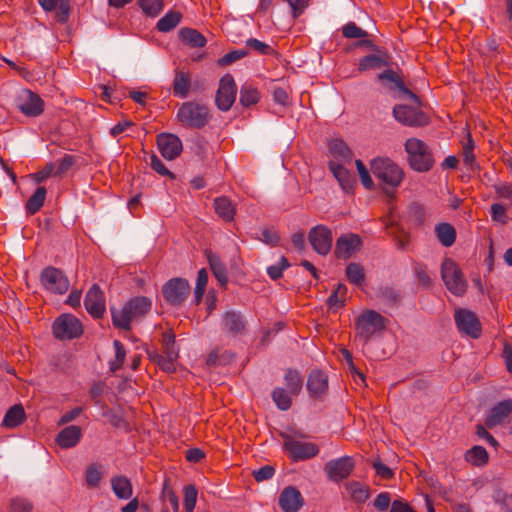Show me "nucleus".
<instances>
[{
  "mask_svg": "<svg viewBox=\"0 0 512 512\" xmlns=\"http://www.w3.org/2000/svg\"><path fill=\"white\" fill-rule=\"evenodd\" d=\"M26 420V413L24 407L21 404H15L10 407L3 420L2 427L13 429L24 423Z\"/></svg>",
  "mask_w": 512,
  "mask_h": 512,
  "instance_id": "cd10ccee",
  "label": "nucleus"
},
{
  "mask_svg": "<svg viewBox=\"0 0 512 512\" xmlns=\"http://www.w3.org/2000/svg\"><path fill=\"white\" fill-rule=\"evenodd\" d=\"M33 504L25 498L11 499L8 512H31Z\"/></svg>",
  "mask_w": 512,
  "mask_h": 512,
  "instance_id": "13d9d810",
  "label": "nucleus"
},
{
  "mask_svg": "<svg viewBox=\"0 0 512 512\" xmlns=\"http://www.w3.org/2000/svg\"><path fill=\"white\" fill-rule=\"evenodd\" d=\"M15 106L27 117H38L44 112L45 104L37 93L22 89L15 98Z\"/></svg>",
  "mask_w": 512,
  "mask_h": 512,
  "instance_id": "9d476101",
  "label": "nucleus"
},
{
  "mask_svg": "<svg viewBox=\"0 0 512 512\" xmlns=\"http://www.w3.org/2000/svg\"><path fill=\"white\" fill-rule=\"evenodd\" d=\"M454 319L459 332L473 338L478 339L482 333V326L477 315L467 309H457Z\"/></svg>",
  "mask_w": 512,
  "mask_h": 512,
  "instance_id": "ddd939ff",
  "label": "nucleus"
},
{
  "mask_svg": "<svg viewBox=\"0 0 512 512\" xmlns=\"http://www.w3.org/2000/svg\"><path fill=\"white\" fill-rule=\"evenodd\" d=\"M435 235L438 241L444 247L452 246L456 241V230L455 228L446 222L439 223L435 226Z\"/></svg>",
  "mask_w": 512,
  "mask_h": 512,
  "instance_id": "f704fd0d",
  "label": "nucleus"
},
{
  "mask_svg": "<svg viewBox=\"0 0 512 512\" xmlns=\"http://www.w3.org/2000/svg\"><path fill=\"white\" fill-rule=\"evenodd\" d=\"M355 468V462L350 456H343L338 459L328 461L324 466V472L327 477L334 481L340 482L348 478Z\"/></svg>",
  "mask_w": 512,
  "mask_h": 512,
  "instance_id": "dca6fc26",
  "label": "nucleus"
},
{
  "mask_svg": "<svg viewBox=\"0 0 512 512\" xmlns=\"http://www.w3.org/2000/svg\"><path fill=\"white\" fill-rule=\"evenodd\" d=\"M441 276L446 288L456 296H462L467 290V282L455 261L446 258L441 265Z\"/></svg>",
  "mask_w": 512,
  "mask_h": 512,
  "instance_id": "423d86ee",
  "label": "nucleus"
},
{
  "mask_svg": "<svg viewBox=\"0 0 512 512\" xmlns=\"http://www.w3.org/2000/svg\"><path fill=\"white\" fill-rule=\"evenodd\" d=\"M191 88V75L183 70H176L173 80V95L180 98H186Z\"/></svg>",
  "mask_w": 512,
  "mask_h": 512,
  "instance_id": "bb28decb",
  "label": "nucleus"
},
{
  "mask_svg": "<svg viewBox=\"0 0 512 512\" xmlns=\"http://www.w3.org/2000/svg\"><path fill=\"white\" fill-rule=\"evenodd\" d=\"M328 168L337 179L342 190L345 193L353 194L356 187V178L354 174L346 169L342 163H337L335 161H329Z\"/></svg>",
  "mask_w": 512,
  "mask_h": 512,
  "instance_id": "6ab92c4d",
  "label": "nucleus"
},
{
  "mask_svg": "<svg viewBox=\"0 0 512 512\" xmlns=\"http://www.w3.org/2000/svg\"><path fill=\"white\" fill-rule=\"evenodd\" d=\"M84 306L94 319H101L106 310L104 292L98 284H93L86 293Z\"/></svg>",
  "mask_w": 512,
  "mask_h": 512,
  "instance_id": "f3484780",
  "label": "nucleus"
},
{
  "mask_svg": "<svg viewBox=\"0 0 512 512\" xmlns=\"http://www.w3.org/2000/svg\"><path fill=\"white\" fill-rule=\"evenodd\" d=\"M210 269L221 287H226L228 282L227 270L220 257L212 251H206Z\"/></svg>",
  "mask_w": 512,
  "mask_h": 512,
  "instance_id": "c85d7f7f",
  "label": "nucleus"
},
{
  "mask_svg": "<svg viewBox=\"0 0 512 512\" xmlns=\"http://www.w3.org/2000/svg\"><path fill=\"white\" fill-rule=\"evenodd\" d=\"M329 151L334 158L333 161L337 163L344 165L352 161L353 152L342 139L331 140L329 143Z\"/></svg>",
  "mask_w": 512,
  "mask_h": 512,
  "instance_id": "a878e982",
  "label": "nucleus"
},
{
  "mask_svg": "<svg viewBox=\"0 0 512 512\" xmlns=\"http://www.w3.org/2000/svg\"><path fill=\"white\" fill-rule=\"evenodd\" d=\"M179 37L183 43L192 48H201L206 45V38L196 29L182 28Z\"/></svg>",
  "mask_w": 512,
  "mask_h": 512,
  "instance_id": "c9c22d12",
  "label": "nucleus"
},
{
  "mask_svg": "<svg viewBox=\"0 0 512 512\" xmlns=\"http://www.w3.org/2000/svg\"><path fill=\"white\" fill-rule=\"evenodd\" d=\"M183 493H184L183 505H184L185 511L193 512L195 505H196V501H197V495H198L196 487L192 484L187 485L184 487Z\"/></svg>",
  "mask_w": 512,
  "mask_h": 512,
  "instance_id": "603ef678",
  "label": "nucleus"
},
{
  "mask_svg": "<svg viewBox=\"0 0 512 512\" xmlns=\"http://www.w3.org/2000/svg\"><path fill=\"white\" fill-rule=\"evenodd\" d=\"M181 19V12L169 11L159 19L156 27L160 32H169L180 23Z\"/></svg>",
  "mask_w": 512,
  "mask_h": 512,
  "instance_id": "a18cd8bd",
  "label": "nucleus"
},
{
  "mask_svg": "<svg viewBox=\"0 0 512 512\" xmlns=\"http://www.w3.org/2000/svg\"><path fill=\"white\" fill-rule=\"evenodd\" d=\"M113 346L115 349V359L110 362V370L112 372H116L123 366L125 362L126 349L119 340H114Z\"/></svg>",
  "mask_w": 512,
  "mask_h": 512,
  "instance_id": "8fccbe9b",
  "label": "nucleus"
},
{
  "mask_svg": "<svg viewBox=\"0 0 512 512\" xmlns=\"http://www.w3.org/2000/svg\"><path fill=\"white\" fill-rule=\"evenodd\" d=\"M176 118L185 128L202 129L210 122L212 114L207 105L186 101L180 105Z\"/></svg>",
  "mask_w": 512,
  "mask_h": 512,
  "instance_id": "7ed1b4c3",
  "label": "nucleus"
},
{
  "mask_svg": "<svg viewBox=\"0 0 512 512\" xmlns=\"http://www.w3.org/2000/svg\"><path fill=\"white\" fill-rule=\"evenodd\" d=\"M248 54H249V52L244 49L233 50V51L226 53L222 57H220L217 60V64L220 67H226V66H229V65L233 64L234 62L246 57Z\"/></svg>",
  "mask_w": 512,
  "mask_h": 512,
  "instance_id": "864d4df0",
  "label": "nucleus"
},
{
  "mask_svg": "<svg viewBox=\"0 0 512 512\" xmlns=\"http://www.w3.org/2000/svg\"><path fill=\"white\" fill-rule=\"evenodd\" d=\"M223 329L231 335H239L245 331L246 321L240 312L227 311L222 317Z\"/></svg>",
  "mask_w": 512,
  "mask_h": 512,
  "instance_id": "b1692460",
  "label": "nucleus"
},
{
  "mask_svg": "<svg viewBox=\"0 0 512 512\" xmlns=\"http://www.w3.org/2000/svg\"><path fill=\"white\" fill-rule=\"evenodd\" d=\"M386 229L388 234L393 236L399 249H405L410 243V233L405 231L399 224L390 221V223L386 225Z\"/></svg>",
  "mask_w": 512,
  "mask_h": 512,
  "instance_id": "a19ab883",
  "label": "nucleus"
},
{
  "mask_svg": "<svg viewBox=\"0 0 512 512\" xmlns=\"http://www.w3.org/2000/svg\"><path fill=\"white\" fill-rule=\"evenodd\" d=\"M362 239L358 234L345 233L335 243L334 256L339 260H348L361 250Z\"/></svg>",
  "mask_w": 512,
  "mask_h": 512,
  "instance_id": "2eb2a0df",
  "label": "nucleus"
},
{
  "mask_svg": "<svg viewBox=\"0 0 512 512\" xmlns=\"http://www.w3.org/2000/svg\"><path fill=\"white\" fill-rule=\"evenodd\" d=\"M112 490L119 499H130L133 494V487L130 479L123 475H117L110 480Z\"/></svg>",
  "mask_w": 512,
  "mask_h": 512,
  "instance_id": "7c9ffc66",
  "label": "nucleus"
},
{
  "mask_svg": "<svg viewBox=\"0 0 512 512\" xmlns=\"http://www.w3.org/2000/svg\"><path fill=\"white\" fill-rule=\"evenodd\" d=\"M464 458L466 462L478 467H482L489 462V454L487 450L480 445H475L467 450Z\"/></svg>",
  "mask_w": 512,
  "mask_h": 512,
  "instance_id": "e433bc0d",
  "label": "nucleus"
},
{
  "mask_svg": "<svg viewBox=\"0 0 512 512\" xmlns=\"http://www.w3.org/2000/svg\"><path fill=\"white\" fill-rule=\"evenodd\" d=\"M214 209L216 214L225 222L234 220L236 207L226 196H220L214 199Z\"/></svg>",
  "mask_w": 512,
  "mask_h": 512,
  "instance_id": "c756f323",
  "label": "nucleus"
},
{
  "mask_svg": "<svg viewBox=\"0 0 512 512\" xmlns=\"http://www.w3.org/2000/svg\"><path fill=\"white\" fill-rule=\"evenodd\" d=\"M235 359V353L230 350L220 352L218 349L211 351L207 358L206 364L210 367L226 366L231 364Z\"/></svg>",
  "mask_w": 512,
  "mask_h": 512,
  "instance_id": "58836bf2",
  "label": "nucleus"
},
{
  "mask_svg": "<svg viewBox=\"0 0 512 512\" xmlns=\"http://www.w3.org/2000/svg\"><path fill=\"white\" fill-rule=\"evenodd\" d=\"M308 240L312 249L319 255L326 256L330 253L333 243L332 230L326 225H316L308 233Z\"/></svg>",
  "mask_w": 512,
  "mask_h": 512,
  "instance_id": "f8f14e48",
  "label": "nucleus"
},
{
  "mask_svg": "<svg viewBox=\"0 0 512 512\" xmlns=\"http://www.w3.org/2000/svg\"><path fill=\"white\" fill-rule=\"evenodd\" d=\"M378 80L385 84L389 89H398L406 95L411 101L419 102V97L408 89L402 78L392 69H387L378 74Z\"/></svg>",
  "mask_w": 512,
  "mask_h": 512,
  "instance_id": "aec40b11",
  "label": "nucleus"
},
{
  "mask_svg": "<svg viewBox=\"0 0 512 512\" xmlns=\"http://www.w3.org/2000/svg\"><path fill=\"white\" fill-rule=\"evenodd\" d=\"M373 175L384 185L387 196H393L395 189L400 186L404 178L403 170L389 158H377L371 162Z\"/></svg>",
  "mask_w": 512,
  "mask_h": 512,
  "instance_id": "f03ea898",
  "label": "nucleus"
},
{
  "mask_svg": "<svg viewBox=\"0 0 512 512\" xmlns=\"http://www.w3.org/2000/svg\"><path fill=\"white\" fill-rule=\"evenodd\" d=\"M81 436V428L76 425H71L59 432L56 438V442L61 448H72L78 444Z\"/></svg>",
  "mask_w": 512,
  "mask_h": 512,
  "instance_id": "393cba45",
  "label": "nucleus"
},
{
  "mask_svg": "<svg viewBox=\"0 0 512 512\" xmlns=\"http://www.w3.org/2000/svg\"><path fill=\"white\" fill-rule=\"evenodd\" d=\"M275 474V468L271 465H265L260 467L258 470H254L252 475L257 482L269 480Z\"/></svg>",
  "mask_w": 512,
  "mask_h": 512,
  "instance_id": "338daca9",
  "label": "nucleus"
},
{
  "mask_svg": "<svg viewBox=\"0 0 512 512\" xmlns=\"http://www.w3.org/2000/svg\"><path fill=\"white\" fill-rule=\"evenodd\" d=\"M40 282L47 291L59 295L65 294L70 286L65 273L53 266H47L41 271Z\"/></svg>",
  "mask_w": 512,
  "mask_h": 512,
  "instance_id": "1a4fd4ad",
  "label": "nucleus"
},
{
  "mask_svg": "<svg viewBox=\"0 0 512 512\" xmlns=\"http://www.w3.org/2000/svg\"><path fill=\"white\" fill-rule=\"evenodd\" d=\"M474 141L471 134H467V141L463 144V162L465 165L472 167L475 164Z\"/></svg>",
  "mask_w": 512,
  "mask_h": 512,
  "instance_id": "4d7b16f0",
  "label": "nucleus"
},
{
  "mask_svg": "<svg viewBox=\"0 0 512 512\" xmlns=\"http://www.w3.org/2000/svg\"><path fill=\"white\" fill-rule=\"evenodd\" d=\"M303 503L300 491L293 486L284 488L278 499V504L284 512H298Z\"/></svg>",
  "mask_w": 512,
  "mask_h": 512,
  "instance_id": "412c9836",
  "label": "nucleus"
},
{
  "mask_svg": "<svg viewBox=\"0 0 512 512\" xmlns=\"http://www.w3.org/2000/svg\"><path fill=\"white\" fill-rule=\"evenodd\" d=\"M56 8L57 10L55 13V18L57 22L62 24L66 23L69 19L71 11L69 0H62Z\"/></svg>",
  "mask_w": 512,
  "mask_h": 512,
  "instance_id": "0e129e2a",
  "label": "nucleus"
},
{
  "mask_svg": "<svg viewBox=\"0 0 512 512\" xmlns=\"http://www.w3.org/2000/svg\"><path fill=\"white\" fill-rule=\"evenodd\" d=\"M157 146L161 155L167 160L176 159L183 149L180 138L170 133L157 135Z\"/></svg>",
  "mask_w": 512,
  "mask_h": 512,
  "instance_id": "a211bd4d",
  "label": "nucleus"
},
{
  "mask_svg": "<svg viewBox=\"0 0 512 512\" xmlns=\"http://www.w3.org/2000/svg\"><path fill=\"white\" fill-rule=\"evenodd\" d=\"M387 319L375 310L363 311L355 320L356 337L364 344L386 328Z\"/></svg>",
  "mask_w": 512,
  "mask_h": 512,
  "instance_id": "20e7f679",
  "label": "nucleus"
},
{
  "mask_svg": "<svg viewBox=\"0 0 512 512\" xmlns=\"http://www.w3.org/2000/svg\"><path fill=\"white\" fill-rule=\"evenodd\" d=\"M512 414V399H506L494 405L485 418V425L492 429Z\"/></svg>",
  "mask_w": 512,
  "mask_h": 512,
  "instance_id": "4be33fe9",
  "label": "nucleus"
},
{
  "mask_svg": "<svg viewBox=\"0 0 512 512\" xmlns=\"http://www.w3.org/2000/svg\"><path fill=\"white\" fill-rule=\"evenodd\" d=\"M355 164H356V168L358 170L362 185L366 189L371 190L374 187V183H373V180H372L366 166L364 165V163L361 160H356Z\"/></svg>",
  "mask_w": 512,
  "mask_h": 512,
  "instance_id": "052dcab7",
  "label": "nucleus"
},
{
  "mask_svg": "<svg viewBox=\"0 0 512 512\" xmlns=\"http://www.w3.org/2000/svg\"><path fill=\"white\" fill-rule=\"evenodd\" d=\"M162 353L164 355L179 356L176 348L175 334L172 331H166L162 334Z\"/></svg>",
  "mask_w": 512,
  "mask_h": 512,
  "instance_id": "09e8293b",
  "label": "nucleus"
},
{
  "mask_svg": "<svg viewBox=\"0 0 512 512\" xmlns=\"http://www.w3.org/2000/svg\"><path fill=\"white\" fill-rule=\"evenodd\" d=\"M52 332L56 339L72 340L83 334V326L80 320L72 314H61L52 325Z\"/></svg>",
  "mask_w": 512,
  "mask_h": 512,
  "instance_id": "0eeeda50",
  "label": "nucleus"
},
{
  "mask_svg": "<svg viewBox=\"0 0 512 512\" xmlns=\"http://www.w3.org/2000/svg\"><path fill=\"white\" fill-rule=\"evenodd\" d=\"M47 190L44 186H39L35 192L29 197L25 204L26 213L28 215H34L44 205L46 199Z\"/></svg>",
  "mask_w": 512,
  "mask_h": 512,
  "instance_id": "4c0bfd02",
  "label": "nucleus"
},
{
  "mask_svg": "<svg viewBox=\"0 0 512 512\" xmlns=\"http://www.w3.org/2000/svg\"><path fill=\"white\" fill-rule=\"evenodd\" d=\"M306 385L310 396L318 398L328 389L327 375L321 370H312L308 375Z\"/></svg>",
  "mask_w": 512,
  "mask_h": 512,
  "instance_id": "5701e85b",
  "label": "nucleus"
},
{
  "mask_svg": "<svg viewBox=\"0 0 512 512\" xmlns=\"http://www.w3.org/2000/svg\"><path fill=\"white\" fill-rule=\"evenodd\" d=\"M283 378L285 383L284 389H286L288 393L298 396L302 391L304 383L301 373L297 369L288 368L285 370Z\"/></svg>",
  "mask_w": 512,
  "mask_h": 512,
  "instance_id": "2f4dec72",
  "label": "nucleus"
},
{
  "mask_svg": "<svg viewBox=\"0 0 512 512\" xmlns=\"http://www.w3.org/2000/svg\"><path fill=\"white\" fill-rule=\"evenodd\" d=\"M191 292L189 282L181 277L168 280L162 286V295L165 301L171 306H181Z\"/></svg>",
  "mask_w": 512,
  "mask_h": 512,
  "instance_id": "6e6552de",
  "label": "nucleus"
},
{
  "mask_svg": "<svg viewBox=\"0 0 512 512\" xmlns=\"http://www.w3.org/2000/svg\"><path fill=\"white\" fill-rule=\"evenodd\" d=\"M260 100V92L250 84H244L240 89V103L244 107L255 105Z\"/></svg>",
  "mask_w": 512,
  "mask_h": 512,
  "instance_id": "49530a36",
  "label": "nucleus"
},
{
  "mask_svg": "<svg viewBox=\"0 0 512 512\" xmlns=\"http://www.w3.org/2000/svg\"><path fill=\"white\" fill-rule=\"evenodd\" d=\"M283 447L293 462L311 459L319 453L315 443L298 441L290 436L286 437Z\"/></svg>",
  "mask_w": 512,
  "mask_h": 512,
  "instance_id": "4468645a",
  "label": "nucleus"
},
{
  "mask_svg": "<svg viewBox=\"0 0 512 512\" xmlns=\"http://www.w3.org/2000/svg\"><path fill=\"white\" fill-rule=\"evenodd\" d=\"M501 357L505 363L506 370L509 373H512V344L511 343H509V342L504 343Z\"/></svg>",
  "mask_w": 512,
  "mask_h": 512,
  "instance_id": "774afa93",
  "label": "nucleus"
},
{
  "mask_svg": "<svg viewBox=\"0 0 512 512\" xmlns=\"http://www.w3.org/2000/svg\"><path fill=\"white\" fill-rule=\"evenodd\" d=\"M344 486L355 503L363 504L370 496L369 487L358 481H349Z\"/></svg>",
  "mask_w": 512,
  "mask_h": 512,
  "instance_id": "473e14b6",
  "label": "nucleus"
},
{
  "mask_svg": "<svg viewBox=\"0 0 512 512\" xmlns=\"http://www.w3.org/2000/svg\"><path fill=\"white\" fill-rule=\"evenodd\" d=\"M138 4L142 11L151 17H156L163 9V0H139Z\"/></svg>",
  "mask_w": 512,
  "mask_h": 512,
  "instance_id": "3c124183",
  "label": "nucleus"
},
{
  "mask_svg": "<svg viewBox=\"0 0 512 512\" xmlns=\"http://www.w3.org/2000/svg\"><path fill=\"white\" fill-rule=\"evenodd\" d=\"M347 294V287L338 283L336 288L332 291L331 295L326 300V305L333 312L338 311L345 305V297Z\"/></svg>",
  "mask_w": 512,
  "mask_h": 512,
  "instance_id": "79ce46f5",
  "label": "nucleus"
},
{
  "mask_svg": "<svg viewBox=\"0 0 512 512\" xmlns=\"http://www.w3.org/2000/svg\"><path fill=\"white\" fill-rule=\"evenodd\" d=\"M294 394L288 393L284 387H276L271 393V398L276 407L281 411H287L292 406Z\"/></svg>",
  "mask_w": 512,
  "mask_h": 512,
  "instance_id": "37998d69",
  "label": "nucleus"
},
{
  "mask_svg": "<svg viewBox=\"0 0 512 512\" xmlns=\"http://www.w3.org/2000/svg\"><path fill=\"white\" fill-rule=\"evenodd\" d=\"M404 149L407 154L408 165L412 170L424 173L433 168L435 159L432 149L423 140L416 137L408 138L404 144Z\"/></svg>",
  "mask_w": 512,
  "mask_h": 512,
  "instance_id": "f257e3e1",
  "label": "nucleus"
},
{
  "mask_svg": "<svg viewBox=\"0 0 512 512\" xmlns=\"http://www.w3.org/2000/svg\"><path fill=\"white\" fill-rule=\"evenodd\" d=\"M102 475L97 466L90 465L85 473V480L89 487H98L101 481Z\"/></svg>",
  "mask_w": 512,
  "mask_h": 512,
  "instance_id": "680f3d73",
  "label": "nucleus"
},
{
  "mask_svg": "<svg viewBox=\"0 0 512 512\" xmlns=\"http://www.w3.org/2000/svg\"><path fill=\"white\" fill-rule=\"evenodd\" d=\"M346 276L347 279L355 284L361 285L365 280V272L361 264L359 263H350L346 267Z\"/></svg>",
  "mask_w": 512,
  "mask_h": 512,
  "instance_id": "de8ad7c7",
  "label": "nucleus"
},
{
  "mask_svg": "<svg viewBox=\"0 0 512 512\" xmlns=\"http://www.w3.org/2000/svg\"><path fill=\"white\" fill-rule=\"evenodd\" d=\"M413 105L397 104L393 107V117L396 121L408 127H423L429 124V116L421 109V101Z\"/></svg>",
  "mask_w": 512,
  "mask_h": 512,
  "instance_id": "39448f33",
  "label": "nucleus"
},
{
  "mask_svg": "<svg viewBox=\"0 0 512 512\" xmlns=\"http://www.w3.org/2000/svg\"><path fill=\"white\" fill-rule=\"evenodd\" d=\"M112 323L116 328L129 331L131 329V321L134 319L124 305L122 309L118 310L111 308Z\"/></svg>",
  "mask_w": 512,
  "mask_h": 512,
  "instance_id": "ea45409f",
  "label": "nucleus"
},
{
  "mask_svg": "<svg viewBox=\"0 0 512 512\" xmlns=\"http://www.w3.org/2000/svg\"><path fill=\"white\" fill-rule=\"evenodd\" d=\"M58 167L54 172V176H61L65 174L75 163V157L73 155L65 154L58 161Z\"/></svg>",
  "mask_w": 512,
  "mask_h": 512,
  "instance_id": "69168bd1",
  "label": "nucleus"
},
{
  "mask_svg": "<svg viewBox=\"0 0 512 512\" xmlns=\"http://www.w3.org/2000/svg\"><path fill=\"white\" fill-rule=\"evenodd\" d=\"M125 306L133 318L146 315L151 309V301L145 296H137L130 299Z\"/></svg>",
  "mask_w": 512,
  "mask_h": 512,
  "instance_id": "72a5a7b5",
  "label": "nucleus"
},
{
  "mask_svg": "<svg viewBox=\"0 0 512 512\" xmlns=\"http://www.w3.org/2000/svg\"><path fill=\"white\" fill-rule=\"evenodd\" d=\"M388 61L378 55L370 54L360 59L358 64V71L364 72L368 70L380 69L388 66Z\"/></svg>",
  "mask_w": 512,
  "mask_h": 512,
  "instance_id": "c03bdc74",
  "label": "nucleus"
},
{
  "mask_svg": "<svg viewBox=\"0 0 512 512\" xmlns=\"http://www.w3.org/2000/svg\"><path fill=\"white\" fill-rule=\"evenodd\" d=\"M246 46L260 55H274L276 53L274 48L256 38H249L246 41Z\"/></svg>",
  "mask_w": 512,
  "mask_h": 512,
  "instance_id": "5fc2aeb1",
  "label": "nucleus"
},
{
  "mask_svg": "<svg viewBox=\"0 0 512 512\" xmlns=\"http://www.w3.org/2000/svg\"><path fill=\"white\" fill-rule=\"evenodd\" d=\"M237 95V85L233 76L229 73L221 77L215 96L217 108L223 112L229 111L233 106Z\"/></svg>",
  "mask_w": 512,
  "mask_h": 512,
  "instance_id": "9b49d317",
  "label": "nucleus"
},
{
  "mask_svg": "<svg viewBox=\"0 0 512 512\" xmlns=\"http://www.w3.org/2000/svg\"><path fill=\"white\" fill-rule=\"evenodd\" d=\"M290 266L286 257L282 256L280 262L267 268V274L272 280H278L282 277L283 271Z\"/></svg>",
  "mask_w": 512,
  "mask_h": 512,
  "instance_id": "bf43d9fd",
  "label": "nucleus"
},
{
  "mask_svg": "<svg viewBox=\"0 0 512 512\" xmlns=\"http://www.w3.org/2000/svg\"><path fill=\"white\" fill-rule=\"evenodd\" d=\"M342 34L347 39L364 38L368 33L354 22H348L342 27Z\"/></svg>",
  "mask_w": 512,
  "mask_h": 512,
  "instance_id": "6e6d98bb",
  "label": "nucleus"
},
{
  "mask_svg": "<svg viewBox=\"0 0 512 512\" xmlns=\"http://www.w3.org/2000/svg\"><path fill=\"white\" fill-rule=\"evenodd\" d=\"M150 166L155 172H157L161 176H167L171 180H174L176 178L175 174L171 172L169 169H167L163 162L155 154H152L151 156Z\"/></svg>",
  "mask_w": 512,
  "mask_h": 512,
  "instance_id": "e2e57ef3",
  "label": "nucleus"
}]
</instances>
